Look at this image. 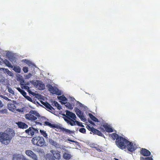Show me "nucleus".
Wrapping results in <instances>:
<instances>
[{
  "label": "nucleus",
  "instance_id": "f257e3e1",
  "mask_svg": "<svg viewBox=\"0 0 160 160\" xmlns=\"http://www.w3.org/2000/svg\"><path fill=\"white\" fill-rule=\"evenodd\" d=\"M15 135L12 129L8 128L6 132H0V142L3 144H9Z\"/></svg>",
  "mask_w": 160,
  "mask_h": 160
},
{
  "label": "nucleus",
  "instance_id": "f03ea898",
  "mask_svg": "<svg viewBox=\"0 0 160 160\" xmlns=\"http://www.w3.org/2000/svg\"><path fill=\"white\" fill-rule=\"evenodd\" d=\"M52 155L48 153L46 154V160H55V159L59 160L61 159L60 152L58 150H51L50 151Z\"/></svg>",
  "mask_w": 160,
  "mask_h": 160
},
{
  "label": "nucleus",
  "instance_id": "7ed1b4c3",
  "mask_svg": "<svg viewBox=\"0 0 160 160\" xmlns=\"http://www.w3.org/2000/svg\"><path fill=\"white\" fill-rule=\"evenodd\" d=\"M32 144L39 147H43L46 145V142L43 137L40 136H36L32 139Z\"/></svg>",
  "mask_w": 160,
  "mask_h": 160
},
{
  "label": "nucleus",
  "instance_id": "20e7f679",
  "mask_svg": "<svg viewBox=\"0 0 160 160\" xmlns=\"http://www.w3.org/2000/svg\"><path fill=\"white\" fill-rule=\"evenodd\" d=\"M128 142V140L121 136L117 139V141H115L117 146L122 150L126 148V145Z\"/></svg>",
  "mask_w": 160,
  "mask_h": 160
},
{
  "label": "nucleus",
  "instance_id": "39448f33",
  "mask_svg": "<svg viewBox=\"0 0 160 160\" xmlns=\"http://www.w3.org/2000/svg\"><path fill=\"white\" fill-rule=\"evenodd\" d=\"M40 117L39 113L34 110H31L29 113L25 115V117L27 119L32 121L36 120L37 117L38 118Z\"/></svg>",
  "mask_w": 160,
  "mask_h": 160
},
{
  "label": "nucleus",
  "instance_id": "423d86ee",
  "mask_svg": "<svg viewBox=\"0 0 160 160\" xmlns=\"http://www.w3.org/2000/svg\"><path fill=\"white\" fill-rule=\"evenodd\" d=\"M11 102L8 103L7 105V107L9 110L12 112H14L16 111L19 112H23V109H17L16 103V101L14 100L11 101Z\"/></svg>",
  "mask_w": 160,
  "mask_h": 160
},
{
  "label": "nucleus",
  "instance_id": "0eeeda50",
  "mask_svg": "<svg viewBox=\"0 0 160 160\" xmlns=\"http://www.w3.org/2000/svg\"><path fill=\"white\" fill-rule=\"evenodd\" d=\"M48 90L52 94H55L58 95H60L61 94V92L59 89L53 87L50 84H48L47 85Z\"/></svg>",
  "mask_w": 160,
  "mask_h": 160
},
{
  "label": "nucleus",
  "instance_id": "6e6552de",
  "mask_svg": "<svg viewBox=\"0 0 160 160\" xmlns=\"http://www.w3.org/2000/svg\"><path fill=\"white\" fill-rule=\"evenodd\" d=\"M32 82H33V84L38 89L42 90L45 89V86L44 84L40 81L36 80L34 81H32Z\"/></svg>",
  "mask_w": 160,
  "mask_h": 160
},
{
  "label": "nucleus",
  "instance_id": "1a4fd4ad",
  "mask_svg": "<svg viewBox=\"0 0 160 160\" xmlns=\"http://www.w3.org/2000/svg\"><path fill=\"white\" fill-rule=\"evenodd\" d=\"M126 146V148H127L128 151L131 152L135 151L137 148V146L135 144H134L132 142L129 141Z\"/></svg>",
  "mask_w": 160,
  "mask_h": 160
},
{
  "label": "nucleus",
  "instance_id": "9d476101",
  "mask_svg": "<svg viewBox=\"0 0 160 160\" xmlns=\"http://www.w3.org/2000/svg\"><path fill=\"white\" fill-rule=\"evenodd\" d=\"M26 154L34 160H38L37 156L32 151L30 150H27L25 151Z\"/></svg>",
  "mask_w": 160,
  "mask_h": 160
},
{
  "label": "nucleus",
  "instance_id": "9b49d317",
  "mask_svg": "<svg viewBox=\"0 0 160 160\" xmlns=\"http://www.w3.org/2000/svg\"><path fill=\"white\" fill-rule=\"evenodd\" d=\"M66 116L65 114H62L63 116H65L66 118L68 119H70V118L74 120H76V116L75 114L70 112V111L66 110Z\"/></svg>",
  "mask_w": 160,
  "mask_h": 160
},
{
  "label": "nucleus",
  "instance_id": "f8f14e48",
  "mask_svg": "<svg viewBox=\"0 0 160 160\" xmlns=\"http://www.w3.org/2000/svg\"><path fill=\"white\" fill-rule=\"evenodd\" d=\"M13 160H27V159L22 155L16 154L13 155Z\"/></svg>",
  "mask_w": 160,
  "mask_h": 160
},
{
  "label": "nucleus",
  "instance_id": "ddd939ff",
  "mask_svg": "<svg viewBox=\"0 0 160 160\" xmlns=\"http://www.w3.org/2000/svg\"><path fill=\"white\" fill-rule=\"evenodd\" d=\"M140 153L141 155L144 156H149L151 154L149 151L144 148H142L141 149Z\"/></svg>",
  "mask_w": 160,
  "mask_h": 160
},
{
  "label": "nucleus",
  "instance_id": "4468645a",
  "mask_svg": "<svg viewBox=\"0 0 160 160\" xmlns=\"http://www.w3.org/2000/svg\"><path fill=\"white\" fill-rule=\"evenodd\" d=\"M58 129H60L61 131H62L63 132H64L66 134H71L72 133H74V131H71L70 130L68 129L65 128L59 125L58 127Z\"/></svg>",
  "mask_w": 160,
  "mask_h": 160
},
{
  "label": "nucleus",
  "instance_id": "2eb2a0df",
  "mask_svg": "<svg viewBox=\"0 0 160 160\" xmlns=\"http://www.w3.org/2000/svg\"><path fill=\"white\" fill-rule=\"evenodd\" d=\"M58 129H60L61 131H62L63 132H64L66 134H71L72 133H74V131H71L70 130L68 129L65 128L59 125L58 127Z\"/></svg>",
  "mask_w": 160,
  "mask_h": 160
},
{
  "label": "nucleus",
  "instance_id": "dca6fc26",
  "mask_svg": "<svg viewBox=\"0 0 160 160\" xmlns=\"http://www.w3.org/2000/svg\"><path fill=\"white\" fill-rule=\"evenodd\" d=\"M76 114L77 116L80 118L81 120L84 121L86 120V118L84 117L83 113L78 109H77L76 111Z\"/></svg>",
  "mask_w": 160,
  "mask_h": 160
},
{
  "label": "nucleus",
  "instance_id": "f3484780",
  "mask_svg": "<svg viewBox=\"0 0 160 160\" xmlns=\"http://www.w3.org/2000/svg\"><path fill=\"white\" fill-rule=\"evenodd\" d=\"M16 124L18 125L19 128L21 129H26L28 128V125L24 122H18Z\"/></svg>",
  "mask_w": 160,
  "mask_h": 160
},
{
  "label": "nucleus",
  "instance_id": "a211bd4d",
  "mask_svg": "<svg viewBox=\"0 0 160 160\" xmlns=\"http://www.w3.org/2000/svg\"><path fill=\"white\" fill-rule=\"evenodd\" d=\"M44 125L48 126L52 128H56L58 129L59 126L58 124H52L50 122L45 121L44 122Z\"/></svg>",
  "mask_w": 160,
  "mask_h": 160
},
{
  "label": "nucleus",
  "instance_id": "6ab92c4d",
  "mask_svg": "<svg viewBox=\"0 0 160 160\" xmlns=\"http://www.w3.org/2000/svg\"><path fill=\"white\" fill-rule=\"evenodd\" d=\"M33 128L31 127L28 129H26L25 132L28 135L32 136L34 135V132L33 131Z\"/></svg>",
  "mask_w": 160,
  "mask_h": 160
},
{
  "label": "nucleus",
  "instance_id": "aec40b11",
  "mask_svg": "<svg viewBox=\"0 0 160 160\" xmlns=\"http://www.w3.org/2000/svg\"><path fill=\"white\" fill-rule=\"evenodd\" d=\"M49 142L51 145L54 146L56 148H58L60 147V145L59 144L52 139H49Z\"/></svg>",
  "mask_w": 160,
  "mask_h": 160
},
{
  "label": "nucleus",
  "instance_id": "412c9836",
  "mask_svg": "<svg viewBox=\"0 0 160 160\" xmlns=\"http://www.w3.org/2000/svg\"><path fill=\"white\" fill-rule=\"evenodd\" d=\"M103 127L105 128L106 131L107 132H111L113 131L112 128L107 125H103Z\"/></svg>",
  "mask_w": 160,
  "mask_h": 160
},
{
  "label": "nucleus",
  "instance_id": "4be33fe9",
  "mask_svg": "<svg viewBox=\"0 0 160 160\" xmlns=\"http://www.w3.org/2000/svg\"><path fill=\"white\" fill-rule=\"evenodd\" d=\"M63 157L64 159H65L69 160L71 158L72 156L71 155V154L65 152L63 154Z\"/></svg>",
  "mask_w": 160,
  "mask_h": 160
},
{
  "label": "nucleus",
  "instance_id": "5701e85b",
  "mask_svg": "<svg viewBox=\"0 0 160 160\" xmlns=\"http://www.w3.org/2000/svg\"><path fill=\"white\" fill-rule=\"evenodd\" d=\"M94 134H96L98 136L102 137L103 136V134L99 130L94 128L92 132Z\"/></svg>",
  "mask_w": 160,
  "mask_h": 160
},
{
  "label": "nucleus",
  "instance_id": "b1692460",
  "mask_svg": "<svg viewBox=\"0 0 160 160\" xmlns=\"http://www.w3.org/2000/svg\"><path fill=\"white\" fill-rule=\"evenodd\" d=\"M111 137H112V139L113 140H116V141H117V139L121 136H119L116 133H112L110 135Z\"/></svg>",
  "mask_w": 160,
  "mask_h": 160
},
{
  "label": "nucleus",
  "instance_id": "393cba45",
  "mask_svg": "<svg viewBox=\"0 0 160 160\" xmlns=\"http://www.w3.org/2000/svg\"><path fill=\"white\" fill-rule=\"evenodd\" d=\"M88 115L89 117L92 120L95 122H99L98 119L94 116L91 113H89Z\"/></svg>",
  "mask_w": 160,
  "mask_h": 160
},
{
  "label": "nucleus",
  "instance_id": "a878e982",
  "mask_svg": "<svg viewBox=\"0 0 160 160\" xmlns=\"http://www.w3.org/2000/svg\"><path fill=\"white\" fill-rule=\"evenodd\" d=\"M40 132L41 135H42L46 138L47 139L48 138V134L45 131L41 129L40 130Z\"/></svg>",
  "mask_w": 160,
  "mask_h": 160
},
{
  "label": "nucleus",
  "instance_id": "bb28decb",
  "mask_svg": "<svg viewBox=\"0 0 160 160\" xmlns=\"http://www.w3.org/2000/svg\"><path fill=\"white\" fill-rule=\"evenodd\" d=\"M62 103L64 104H66L65 106L69 109H73L72 105L69 102H62Z\"/></svg>",
  "mask_w": 160,
  "mask_h": 160
},
{
  "label": "nucleus",
  "instance_id": "cd10ccee",
  "mask_svg": "<svg viewBox=\"0 0 160 160\" xmlns=\"http://www.w3.org/2000/svg\"><path fill=\"white\" fill-rule=\"evenodd\" d=\"M58 98L59 100L63 101L64 102H66L67 101V98L63 95L58 97Z\"/></svg>",
  "mask_w": 160,
  "mask_h": 160
},
{
  "label": "nucleus",
  "instance_id": "c85d7f7f",
  "mask_svg": "<svg viewBox=\"0 0 160 160\" xmlns=\"http://www.w3.org/2000/svg\"><path fill=\"white\" fill-rule=\"evenodd\" d=\"M4 63L8 67L12 68V66L11 65L7 59H5L4 61Z\"/></svg>",
  "mask_w": 160,
  "mask_h": 160
},
{
  "label": "nucleus",
  "instance_id": "c756f323",
  "mask_svg": "<svg viewBox=\"0 0 160 160\" xmlns=\"http://www.w3.org/2000/svg\"><path fill=\"white\" fill-rule=\"evenodd\" d=\"M17 89L23 96H25L27 95L26 92H25L24 90L21 89L20 88H17Z\"/></svg>",
  "mask_w": 160,
  "mask_h": 160
},
{
  "label": "nucleus",
  "instance_id": "7c9ffc66",
  "mask_svg": "<svg viewBox=\"0 0 160 160\" xmlns=\"http://www.w3.org/2000/svg\"><path fill=\"white\" fill-rule=\"evenodd\" d=\"M64 120L65 121H67V122L69 123L71 126H74L75 124V122L74 121L71 119H69V120L68 121L66 119H64Z\"/></svg>",
  "mask_w": 160,
  "mask_h": 160
},
{
  "label": "nucleus",
  "instance_id": "2f4dec72",
  "mask_svg": "<svg viewBox=\"0 0 160 160\" xmlns=\"http://www.w3.org/2000/svg\"><path fill=\"white\" fill-rule=\"evenodd\" d=\"M45 107L49 111H52V110H54L53 108L49 103L47 104Z\"/></svg>",
  "mask_w": 160,
  "mask_h": 160
},
{
  "label": "nucleus",
  "instance_id": "473e14b6",
  "mask_svg": "<svg viewBox=\"0 0 160 160\" xmlns=\"http://www.w3.org/2000/svg\"><path fill=\"white\" fill-rule=\"evenodd\" d=\"M140 157V160H153V158L151 157Z\"/></svg>",
  "mask_w": 160,
  "mask_h": 160
},
{
  "label": "nucleus",
  "instance_id": "72a5a7b5",
  "mask_svg": "<svg viewBox=\"0 0 160 160\" xmlns=\"http://www.w3.org/2000/svg\"><path fill=\"white\" fill-rule=\"evenodd\" d=\"M22 62L25 63L29 66H30L32 64V62L26 59L22 60Z\"/></svg>",
  "mask_w": 160,
  "mask_h": 160
},
{
  "label": "nucleus",
  "instance_id": "f704fd0d",
  "mask_svg": "<svg viewBox=\"0 0 160 160\" xmlns=\"http://www.w3.org/2000/svg\"><path fill=\"white\" fill-rule=\"evenodd\" d=\"M13 70L16 72L18 73H20L21 72V69L19 67H15Z\"/></svg>",
  "mask_w": 160,
  "mask_h": 160
},
{
  "label": "nucleus",
  "instance_id": "c9c22d12",
  "mask_svg": "<svg viewBox=\"0 0 160 160\" xmlns=\"http://www.w3.org/2000/svg\"><path fill=\"white\" fill-rule=\"evenodd\" d=\"M87 128L89 131L92 132L94 128L93 127H91L89 125H87L86 126Z\"/></svg>",
  "mask_w": 160,
  "mask_h": 160
},
{
  "label": "nucleus",
  "instance_id": "e433bc0d",
  "mask_svg": "<svg viewBox=\"0 0 160 160\" xmlns=\"http://www.w3.org/2000/svg\"><path fill=\"white\" fill-rule=\"evenodd\" d=\"M8 112V110L7 109H4L0 110V113L1 114H7Z\"/></svg>",
  "mask_w": 160,
  "mask_h": 160
},
{
  "label": "nucleus",
  "instance_id": "4c0bfd02",
  "mask_svg": "<svg viewBox=\"0 0 160 160\" xmlns=\"http://www.w3.org/2000/svg\"><path fill=\"white\" fill-rule=\"evenodd\" d=\"M93 148L99 152H101L102 151V148L101 147H100L99 146L94 147Z\"/></svg>",
  "mask_w": 160,
  "mask_h": 160
},
{
  "label": "nucleus",
  "instance_id": "58836bf2",
  "mask_svg": "<svg viewBox=\"0 0 160 160\" xmlns=\"http://www.w3.org/2000/svg\"><path fill=\"white\" fill-rule=\"evenodd\" d=\"M24 97L29 101L31 102H32V100L30 96L26 95Z\"/></svg>",
  "mask_w": 160,
  "mask_h": 160
},
{
  "label": "nucleus",
  "instance_id": "ea45409f",
  "mask_svg": "<svg viewBox=\"0 0 160 160\" xmlns=\"http://www.w3.org/2000/svg\"><path fill=\"white\" fill-rule=\"evenodd\" d=\"M22 70L24 73H27L28 72V68L26 67H24L22 68Z\"/></svg>",
  "mask_w": 160,
  "mask_h": 160
},
{
  "label": "nucleus",
  "instance_id": "a19ab883",
  "mask_svg": "<svg viewBox=\"0 0 160 160\" xmlns=\"http://www.w3.org/2000/svg\"><path fill=\"white\" fill-rule=\"evenodd\" d=\"M86 129L84 128H82L79 129V131L83 133H84L86 132Z\"/></svg>",
  "mask_w": 160,
  "mask_h": 160
},
{
  "label": "nucleus",
  "instance_id": "79ce46f5",
  "mask_svg": "<svg viewBox=\"0 0 160 160\" xmlns=\"http://www.w3.org/2000/svg\"><path fill=\"white\" fill-rule=\"evenodd\" d=\"M1 97L6 100H7L8 101H11V99H9L8 97H7L6 96H3L2 95L1 96Z\"/></svg>",
  "mask_w": 160,
  "mask_h": 160
},
{
  "label": "nucleus",
  "instance_id": "37998d69",
  "mask_svg": "<svg viewBox=\"0 0 160 160\" xmlns=\"http://www.w3.org/2000/svg\"><path fill=\"white\" fill-rule=\"evenodd\" d=\"M6 71L8 75L10 76H12V73L11 71H9L8 69H6Z\"/></svg>",
  "mask_w": 160,
  "mask_h": 160
},
{
  "label": "nucleus",
  "instance_id": "c03bdc74",
  "mask_svg": "<svg viewBox=\"0 0 160 160\" xmlns=\"http://www.w3.org/2000/svg\"><path fill=\"white\" fill-rule=\"evenodd\" d=\"M8 91L9 93H10L12 94H13L14 93V92L11 88H8Z\"/></svg>",
  "mask_w": 160,
  "mask_h": 160
},
{
  "label": "nucleus",
  "instance_id": "a18cd8bd",
  "mask_svg": "<svg viewBox=\"0 0 160 160\" xmlns=\"http://www.w3.org/2000/svg\"><path fill=\"white\" fill-rule=\"evenodd\" d=\"M58 104V103L56 101H54L52 103V105L54 106H55L56 107H57V106Z\"/></svg>",
  "mask_w": 160,
  "mask_h": 160
},
{
  "label": "nucleus",
  "instance_id": "49530a36",
  "mask_svg": "<svg viewBox=\"0 0 160 160\" xmlns=\"http://www.w3.org/2000/svg\"><path fill=\"white\" fill-rule=\"evenodd\" d=\"M22 86L25 89L28 90H29L30 88L28 86L25 85H23Z\"/></svg>",
  "mask_w": 160,
  "mask_h": 160
},
{
  "label": "nucleus",
  "instance_id": "de8ad7c7",
  "mask_svg": "<svg viewBox=\"0 0 160 160\" xmlns=\"http://www.w3.org/2000/svg\"><path fill=\"white\" fill-rule=\"evenodd\" d=\"M32 76V74L30 73H29L28 75H27L26 76V78H30Z\"/></svg>",
  "mask_w": 160,
  "mask_h": 160
},
{
  "label": "nucleus",
  "instance_id": "09e8293b",
  "mask_svg": "<svg viewBox=\"0 0 160 160\" xmlns=\"http://www.w3.org/2000/svg\"><path fill=\"white\" fill-rule=\"evenodd\" d=\"M29 84H30V83L28 82H26L24 84L21 83V85L22 86L23 85H25L27 86V85H29Z\"/></svg>",
  "mask_w": 160,
  "mask_h": 160
},
{
  "label": "nucleus",
  "instance_id": "8fccbe9b",
  "mask_svg": "<svg viewBox=\"0 0 160 160\" xmlns=\"http://www.w3.org/2000/svg\"><path fill=\"white\" fill-rule=\"evenodd\" d=\"M33 131L34 132V134L35 133H38V131L37 129H36L33 128Z\"/></svg>",
  "mask_w": 160,
  "mask_h": 160
},
{
  "label": "nucleus",
  "instance_id": "3c124183",
  "mask_svg": "<svg viewBox=\"0 0 160 160\" xmlns=\"http://www.w3.org/2000/svg\"><path fill=\"white\" fill-rule=\"evenodd\" d=\"M57 108L58 109L60 110L61 109H62V108L61 106L59 104H58V105L57 106Z\"/></svg>",
  "mask_w": 160,
  "mask_h": 160
},
{
  "label": "nucleus",
  "instance_id": "603ef678",
  "mask_svg": "<svg viewBox=\"0 0 160 160\" xmlns=\"http://www.w3.org/2000/svg\"><path fill=\"white\" fill-rule=\"evenodd\" d=\"M3 105L2 103V101L0 100V108H1L3 107Z\"/></svg>",
  "mask_w": 160,
  "mask_h": 160
},
{
  "label": "nucleus",
  "instance_id": "864d4df0",
  "mask_svg": "<svg viewBox=\"0 0 160 160\" xmlns=\"http://www.w3.org/2000/svg\"><path fill=\"white\" fill-rule=\"evenodd\" d=\"M68 141H69L71 142H76L74 141V140H72L70 139H68Z\"/></svg>",
  "mask_w": 160,
  "mask_h": 160
},
{
  "label": "nucleus",
  "instance_id": "5fc2aeb1",
  "mask_svg": "<svg viewBox=\"0 0 160 160\" xmlns=\"http://www.w3.org/2000/svg\"><path fill=\"white\" fill-rule=\"evenodd\" d=\"M89 123H90V124H92V125L94 124V123L92 121H91V120L89 121Z\"/></svg>",
  "mask_w": 160,
  "mask_h": 160
},
{
  "label": "nucleus",
  "instance_id": "6e6d98bb",
  "mask_svg": "<svg viewBox=\"0 0 160 160\" xmlns=\"http://www.w3.org/2000/svg\"><path fill=\"white\" fill-rule=\"evenodd\" d=\"M100 129H101V131L102 132H105V130L104 129V128H100Z\"/></svg>",
  "mask_w": 160,
  "mask_h": 160
},
{
  "label": "nucleus",
  "instance_id": "4d7b16f0",
  "mask_svg": "<svg viewBox=\"0 0 160 160\" xmlns=\"http://www.w3.org/2000/svg\"><path fill=\"white\" fill-rule=\"evenodd\" d=\"M48 103L47 102H46V103H44V104L43 105L44 106H45V107H46V106L47 105V104Z\"/></svg>",
  "mask_w": 160,
  "mask_h": 160
},
{
  "label": "nucleus",
  "instance_id": "13d9d810",
  "mask_svg": "<svg viewBox=\"0 0 160 160\" xmlns=\"http://www.w3.org/2000/svg\"><path fill=\"white\" fill-rule=\"evenodd\" d=\"M48 103L47 102H46V103H44V104L43 105L44 106H45V107H46V106L47 105V104Z\"/></svg>",
  "mask_w": 160,
  "mask_h": 160
},
{
  "label": "nucleus",
  "instance_id": "bf43d9fd",
  "mask_svg": "<svg viewBox=\"0 0 160 160\" xmlns=\"http://www.w3.org/2000/svg\"><path fill=\"white\" fill-rule=\"evenodd\" d=\"M41 103L43 105L44 104V103H46V102H41Z\"/></svg>",
  "mask_w": 160,
  "mask_h": 160
},
{
  "label": "nucleus",
  "instance_id": "052dcab7",
  "mask_svg": "<svg viewBox=\"0 0 160 160\" xmlns=\"http://www.w3.org/2000/svg\"><path fill=\"white\" fill-rule=\"evenodd\" d=\"M79 126L81 127H83V126L82 125H79Z\"/></svg>",
  "mask_w": 160,
  "mask_h": 160
},
{
  "label": "nucleus",
  "instance_id": "680f3d73",
  "mask_svg": "<svg viewBox=\"0 0 160 160\" xmlns=\"http://www.w3.org/2000/svg\"><path fill=\"white\" fill-rule=\"evenodd\" d=\"M32 81V82H31V81H30V82H31L32 83H33V82Z\"/></svg>",
  "mask_w": 160,
  "mask_h": 160
},
{
  "label": "nucleus",
  "instance_id": "e2e57ef3",
  "mask_svg": "<svg viewBox=\"0 0 160 160\" xmlns=\"http://www.w3.org/2000/svg\"><path fill=\"white\" fill-rule=\"evenodd\" d=\"M22 81H23V82H24V80H23Z\"/></svg>",
  "mask_w": 160,
  "mask_h": 160
},
{
  "label": "nucleus",
  "instance_id": "0e129e2a",
  "mask_svg": "<svg viewBox=\"0 0 160 160\" xmlns=\"http://www.w3.org/2000/svg\"><path fill=\"white\" fill-rule=\"evenodd\" d=\"M1 62L0 61V64H1Z\"/></svg>",
  "mask_w": 160,
  "mask_h": 160
},
{
  "label": "nucleus",
  "instance_id": "69168bd1",
  "mask_svg": "<svg viewBox=\"0 0 160 160\" xmlns=\"http://www.w3.org/2000/svg\"><path fill=\"white\" fill-rule=\"evenodd\" d=\"M27 160H28V159H27Z\"/></svg>",
  "mask_w": 160,
  "mask_h": 160
}]
</instances>
